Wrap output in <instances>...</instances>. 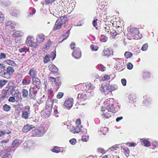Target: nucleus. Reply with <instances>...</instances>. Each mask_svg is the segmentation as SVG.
<instances>
[{"label":"nucleus","instance_id":"1","mask_svg":"<svg viewBox=\"0 0 158 158\" xmlns=\"http://www.w3.org/2000/svg\"><path fill=\"white\" fill-rule=\"evenodd\" d=\"M11 83L9 82L8 84V86L6 88V89L3 90L0 95V99L3 100L6 98H7L12 94V92L15 90V87L10 86Z\"/></svg>","mask_w":158,"mask_h":158},{"label":"nucleus","instance_id":"2","mask_svg":"<svg viewBox=\"0 0 158 158\" xmlns=\"http://www.w3.org/2000/svg\"><path fill=\"white\" fill-rule=\"evenodd\" d=\"M15 70L13 67L8 66L6 69H0V75L3 77L7 79L10 78L11 75L14 73Z\"/></svg>","mask_w":158,"mask_h":158},{"label":"nucleus","instance_id":"3","mask_svg":"<svg viewBox=\"0 0 158 158\" xmlns=\"http://www.w3.org/2000/svg\"><path fill=\"white\" fill-rule=\"evenodd\" d=\"M114 100L113 98H110L106 99L104 102V105L106 107V109L113 113H115L116 112V107L114 106Z\"/></svg>","mask_w":158,"mask_h":158},{"label":"nucleus","instance_id":"4","mask_svg":"<svg viewBox=\"0 0 158 158\" xmlns=\"http://www.w3.org/2000/svg\"><path fill=\"white\" fill-rule=\"evenodd\" d=\"M53 104L51 101H47L44 108V115L45 117H49L52 113Z\"/></svg>","mask_w":158,"mask_h":158},{"label":"nucleus","instance_id":"5","mask_svg":"<svg viewBox=\"0 0 158 158\" xmlns=\"http://www.w3.org/2000/svg\"><path fill=\"white\" fill-rule=\"evenodd\" d=\"M67 20V17L65 15L64 16H61L59 19H58L55 23L53 29V30H56L60 29L63 25L66 23Z\"/></svg>","mask_w":158,"mask_h":158},{"label":"nucleus","instance_id":"6","mask_svg":"<svg viewBox=\"0 0 158 158\" xmlns=\"http://www.w3.org/2000/svg\"><path fill=\"white\" fill-rule=\"evenodd\" d=\"M45 132V128L44 127H40L32 131V136L35 137H41L43 135Z\"/></svg>","mask_w":158,"mask_h":158},{"label":"nucleus","instance_id":"7","mask_svg":"<svg viewBox=\"0 0 158 158\" xmlns=\"http://www.w3.org/2000/svg\"><path fill=\"white\" fill-rule=\"evenodd\" d=\"M34 40L33 37L29 36L27 38L26 43V44L28 45V46L35 48L37 46V44Z\"/></svg>","mask_w":158,"mask_h":158},{"label":"nucleus","instance_id":"8","mask_svg":"<svg viewBox=\"0 0 158 158\" xmlns=\"http://www.w3.org/2000/svg\"><path fill=\"white\" fill-rule=\"evenodd\" d=\"M101 112V114L103 118L107 119L111 116L112 114L109 113V111L103 107L102 108Z\"/></svg>","mask_w":158,"mask_h":158},{"label":"nucleus","instance_id":"9","mask_svg":"<svg viewBox=\"0 0 158 158\" xmlns=\"http://www.w3.org/2000/svg\"><path fill=\"white\" fill-rule=\"evenodd\" d=\"M30 113V107L29 106H26L24 110L22 112V117L23 118L27 119L28 118L29 114Z\"/></svg>","mask_w":158,"mask_h":158},{"label":"nucleus","instance_id":"10","mask_svg":"<svg viewBox=\"0 0 158 158\" xmlns=\"http://www.w3.org/2000/svg\"><path fill=\"white\" fill-rule=\"evenodd\" d=\"M11 95L13 97H15V98L16 100V102L21 101L22 99L21 95L20 93L17 91L15 90L14 91L12 92Z\"/></svg>","mask_w":158,"mask_h":158},{"label":"nucleus","instance_id":"11","mask_svg":"<svg viewBox=\"0 0 158 158\" xmlns=\"http://www.w3.org/2000/svg\"><path fill=\"white\" fill-rule=\"evenodd\" d=\"M72 55L76 59H78L80 58L81 56V52L80 49L79 48H76L74 50Z\"/></svg>","mask_w":158,"mask_h":158},{"label":"nucleus","instance_id":"12","mask_svg":"<svg viewBox=\"0 0 158 158\" xmlns=\"http://www.w3.org/2000/svg\"><path fill=\"white\" fill-rule=\"evenodd\" d=\"M73 99L70 98L67 99L64 102V105L68 108H71L73 106Z\"/></svg>","mask_w":158,"mask_h":158},{"label":"nucleus","instance_id":"13","mask_svg":"<svg viewBox=\"0 0 158 158\" xmlns=\"http://www.w3.org/2000/svg\"><path fill=\"white\" fill-rule=\"evenodd\" d=\"M32 83L38 89H40L41 86L40 81L37 77L32 79Z\"/></svg>","mask_w":158,"mask_h":158},{"label":"nucleus","instance_id":"14","mask_svg":"<svg viewBox=\"0 0 158 158\" xmlns=\"http://www.w3.org/2000/svg\"><path fill=\"white\" fill-rule=\"evenodd\" d=\"M113 52L109 48H104L102 51V55L107 57L113 55Z\"/></svg>","mask_w":158,"mask_h":158},{"label":"nucleus","instance_id":"15","mask_svg":"<svg viewBox=\"0 0 158 158\" xmlns=\"http://www.w3.org/2000/svg\"><path fill=\"white\" fill-rule=\"evenodd\" d=\"M35 89V87H31L30 89L29 96L30 99H34L36 97L37 92Z\"/></svg>","mask_w":158,"mask_h":158},{"label":"nucleus","instance_id":"16","mask_svg":"<svg viewBox=\"0 0 158 158\" xmlns=\"http://www.w3.org/2000/svg\"><path fill=\"white\" fill-rule=\"evenodd\" d=\"M35 127V126L34 125L27 124L23 127L22 129V131L23 132H26Z\"/></svg>","mask_w":158,"mask_h":158},{"label":"nucleus","instance_id":"17","mask_svg":"<svg viewBox=\"0 0 158 158\" xmlns=\"http://www.w3.org/2000/svg\"><path fill=\"white\" fill-rule=\"evenodd\" d=\"M87 86L86 84H79L75 86V89L78 91L81 90L85 91L87 90Z\"/></svg>","mask_w":158,"mask_h":158},{"label":"nucleus","instance_id":"18","mask_svg":"<svg viewBox=\"0 0 158 158\" xmlns=\"http://www.w3.org/2000/svg\"><path fill=\"white\" fill-rule=\"evenodd\" d=\"M28 74L32 79L37 77V72L34 68H32L30 70Z\"/></svg>","mask_w":158,"mask_h":158},{"label":"nucleus","instance_id":"19","mask_svg":"<svg viewBox=\"0 0 158 158\" xmlns=\"http://www.w3.org/2000/svg\"><path fill=\"white\" fill-rule=\"evenodd\" d=\"M69 30H68L65 34L61 35L59 38V41L60 42H62L63 40L66 39L69 35Z\"/></svg>","mask_w":158,"mask_h":158},{"label":"nucleus","instance_id":"20","mask_svg":"<svg viewBox=\"0 0 158 158\" xmlns=\"http://www.w3.org/2000/svg\"><path fill=\"white\" fill-rule=\"evenodd\" d=\"M81 128L79 126H77L75 127H71L70 129V131L73 133H78L81 131Z\"/></svg>","mask_w":158,"mask_h":158},{"label":"nucleus","instance_id":"21","mask_svg":"<svg viewBox=\"0 0 158 158\" xmlns=\"http://www.w3.org/2000/svg\"><path fill=\"white\" fill-rule=\"evenodd\" d=\"M105 88L110 92L114 91L118 89L117 85H109L108 86H105Z\"/></svg>","mask_w":158,"mask_h":158},{"label":"nucleus","instance_id":"22","mask_svg":"<svg viewBox=\"0 0 158 158\" xmlns=\"http://www.w3.org/2000/svg\"><path fill=\"white\" fill-rule=\"evenodd\" d=\"M78 99L82 102L84 101L87 99V96L85 94L83 93L79 94L77 97Z\"/></svg>","mask_w":158,"mask_h":158},{"label":"nucleus","instance_id":"23","mask_svg":"<svg viewBox=\"0 0 158 158\" xmlns=\"http://www.w3.org/2000/svg\"><path fill=\"white\" fill-rule=\"evenodd\" d=\"M44 40V35L42 34L39 35L36 37L37 42L39 44L43 42Z\"/></svg>","mask_w":158,"mask_h":158},{"label":"nucleus","instance_id":"24","mask_svg":"<svg viewBox=\"0 0 158 158\" xmlns=\"http://www.w3.org/2000/svg\"><path fill=\"white\" fill-rule=\"evenodd\" d=\"M10 13L11 15L13 16H17L19 14V11L16 8H13L11 10Z\"/></svg>","mask_w":158,"mask_h":158},{"label":"nucleus","instance_id":"25","mask_svg":"<svg viewBox=\"0 0 158 158\" xmlns=\"http://www.w3.org/2000/svg\"><path fill=\"white\" fill-rule=\"evenodd\" d=\"M23 35V33L19 31H17L13 34V36L15 38H17L22 36Z\"/></svg>","mask_w":158,"mask_h":158},{"label":"nucleus","instance_id":"26","mask_svg":"<svg viewBox=\"0 0 158 158\" xmlns=\"http://www.w3.org/2000/svg\"><path fill=\"white\" fill-rule=\"evenodd\" d=\"M119 35L117 31L115 30L112 29L110 31V37L112 38H114L117 35Z\"/></svg>","mask_w":158,"mask_h":158},{"label":"nucleus","instance_id":"27","mask_svg":"<svg viewBox=\"0 0 158 158\" xmlns=\"http://www.w3.org/2000/svg\"><path fill=\"white\" fill-rule=\"evenodd\" d=\"M49 69L51 71V73L54 74L57 73L58 71V69L54 65H52L50 66Z\"/></svg>","mask_w":158,"mask_h":158},{"label":"nucleus","instance_id":"28","mask_svg":"<svg viewBox=\"0 0 158 158\" xmlns=\"http://www.w3.org/2000/svg\"><path fill=\"white\" fill-rule=\"evenodd\" d=\"M31 80L30 78L25 77L23 80L22 83L23 85H28L31 83Z\"/></svg>","mask_w":158,"mask_h":158},{"label":"nucleus","instance_id":"29","mask_svg":"<svg viewBox=\"0 0 158 158\" xmlns=\"http://www.w3.org/2000/svg\"><path fill=\"white\" fill-rule=\"evenodd\" d=\"M5 62L6 64L10 66H14L16 65V63L14 61L10 60H6Z\"/></svg>","mask_w":158,"mask_h":158},{"label":"nucleus","instance_id":"30","mask_svg":"<svg viewBox=\"0 0 158 158\" xmlns=\"http://www.w3.org/2000/svg\"><path fill=\"white\" fill-rule=\"evenodd\" d=\"M19 143L18 139H15L13 140L12 144V146L13 147H16L19 146Z\"/></svg>","mask_w":158,"mask_h":158},{"label":"nucleus","instance_id":"31","mask_svg":"<svg viewBox=\"0 0 158 158\" xmlns=\"http://www.w3.org/2000/svg\"><path fill=\"white\" fill-rule=\"evenodd\" d=\"M11 132V131L8 130L7 131L0 130V137L6 134H9Z\"/></svg>","mask_w":158,"mask_h":158},{"label":"nucleus","instance_id":"32","mask_svg":"<svg viewBox=\"0 0 158 158\" xmlns=\"http://www.w3.org/2000/svg\"><path fill=\"white\" fill-rule=\"evenodd\" d=\"M22 95L23 98H27L28 95V90L25 89H23L22 91Z\"/></svg>","mask_w":158,"mask_h":158},{"label":"nucleus","instance_id":"33","mask_svg":"<svg viewBox=\"0 0 158 158\" xmlns=\"http://www.w3.org/2000/svg\"><path fill=\"white\" fill-rule=\"evenodd\" d=\"M6 80L3 79L0 80V88H2L7 83Z\"/></svg>","mask_w":158,"mask_h":158},{"label":"nucleus","instance_id":"34","mask_svg":"<svg viewBox=\"0 0 158 158\" xmlns=\"http://www.w3.org/2000/svg\"><path fill=\"white\" fill-rule=\"evenodd\" d=\"M55 84L56 86H60L61 85V80L59 77L56 78V80L55 82Z\"/></svg>","mask_w":158,"mask_h":158},{"label":"nucleus","instance_id":"35","mask_svg":"<svg viewBox=\"0 0 158 158\" xmlns=\"http://www.w3.org/2000/svg\"><path fill=\"white\" fill-rule=\"evenodd\" d=\"M131 32L133 36H135L138 34L139 32L137 28H134L131 29Z\"/></svg>","mask_w":158,"mask_h":158},{"label":"nucleus","instance_id":"36","mask_svg":"<svg viewBox=\"0 0 158 158\" xmlns=\"http://www.w3.org/2000/svg\"><path fill=\"white\" fill-rule=\"evenodd\" d=\"M3 110L6 111H10L11 109V107L10 106L5 104L3 106Z\"/></svg>","mask_w":158,"mask_h":158},{"label":"nucleus","instance_id":"37","mask_svg":"<svg viewBox=\"0 0 158 158\" xmlns=\"http://www.w3.org/2000/svg\"><path fill=\"white\" fill-rule=\"evenodd\" d=\"M87 86V91H89V90H92L94 89H95V87L92 85L90 83L88 84L87 85H86Z\"/></svg>","mask_w":158,"mask_h":158},{"label":"nucleus","instance_id":"38","mask_svg":"<svg viewBox=\"0 0 158 158\" xmlns=\"http://www.w3.org/2000/svg\"><path fill=\"white\" fill-rule=\"evenodd\" d=\"M110 79V77L109 76L106 74H105L103 77H102L101 81H104L106 80H108Z\"/></svg>","mask_w":158,"mask_h":158},{"label":"nucleus","instance_id":"39","mask_svg":"<svg viewBox=\"0 0 158 158\" xmlns=\"http://www.w3.org/2000/svg\"><path fill=\"white\" fill-rule=\"evenodd\" d=\"M50 60V56L49 55H46L44 58V62L46 63Z\"/></svg>","mask_w":158,"mask_h":158},{"label":"nucleus","instance_id":"40","mask_svg":"<svg viewBox=\"0 0 158 158\" xmlns=\"http://www.w3.org/2000/svg\"><path fill=\"white\" fill-rule=\"evenodd\" d=\"M117 32L119 35L120 34H122L123 32V27L118 26L117 27Z\"/></svg>","mask_w":158,"mask_h":158},{"label":"nucleus","instance_id":"41","mask_svg":"<svg viewBox=\"0 0 158 158\" xmlns=\"http://www.w3.org/2000/svg\"><path fill=\"white\" fill-rule=\"evenodd\" d=\"M52 42L50 40H49L47 43L46 44L45 47H44V49H48L51 46Z\"/></svg>","mask_w":158,"mask_h":158},{"label":"nucleus","instance_id":"42","mask_svg":"<svg viewBox=\"0 0 158 158\" xmlns=\"http://www.w3.org/2000/svg\"><path fill=\"white\" fill-rule=\"evenodd\" d=\"M132 55V54L131 52H126L124 54V56L127 59L131 57Z\"/></svg>","mask_w":158,"mask_h":158},{"label":"nucleus","instance_id":"43","mask_svg":"<svg viewBox=\"0 0 158 158\" xmlns=\"http://www.w3.org/2000/svg\"><path fill=\"white\" fill-rule=\"evenodd\" d=\"M143 143L144 145L146 147H149L151 145L150 142L147 140H144Z\"/></svg>","mask_w":158,"mask_h":158},{"label":"nucleus","instance_id":"44","mask_svg":"<svg viewBox=\"0 0 158 158\" xmlns=\"http://www.w3.org/2000/svg\"><path fill=\"white\" fill-rule=\"evenodd\" d=\"M100 40L101 41L103 42H106L107 40V37L104 35H101V38H100Z\"/></svg>","mask_w":158,"mask_h":158},{"label":"nucleus","instance_id":"45","mask_svg":"<svg viewBox=\"0 0 158 158\" xmlns=\"http://www.w3.org/2000/svg\"><path fill=\"white\" fill-rule=\"evenodd\" d=\"M5 19L4 15L0 12V24L2 23Z\"/></svg>","mask_w":158,"mask_h":158},{"label":"nucleus","instance_id":"46","mask_svg":"<svg viewBox=\"0 0 158 158\" xmlns=\"http://www.w3.org/2000/svg\"><path fill=\"white\" fill-rule=\"evenodd\" d=\"M52 151L53 152L58 153L60 151V148L58 147H55L54 148L52 149Z\"/></svg>","mask_w":158,"mask_h":158},{"label":"nucleus","instance_id":"47","mask_svg":"<svg viewBox=\"0 0 158 158\" xmlns=\"http://www.w3.org/2000/svg\"><path fill=\"white\" fill-rule=\"evenodd\" d=\"M91 49H92V51H97L98 48L99 47L96 46L94 44H91L90 45Z\"/></svg>","mask_w":158,"mask_h":158},{"label":"nucleus","instance_id":"48","mask_svg":"<svg viewBox=\"0 0 158 158\" xmlns=\"http://www.w3.org/2000/svg\"><path fill=\"white\" fill-rule=\"evenodd\" d=\"M108 128L105 127L103 128H102L101 129V131L102 132V133L104 135H105L106 134L107 132Z\"/></svg>","mask_w":158,"mask_h":158},{"label":"nucleus","instance_id":"49","mask_svg":"<svg viewBox=\"0 0 158 158\" xmlns=\"http://www.w3.org/2000/svg\"><path fill=\"white\" fill-rule=\"evenodd\" d=\"M123 149L124 150V152L125 155L127 156V155H129L130 151L128 148L126 147H124L123 148Z\"/></svg>","mask_w":158,"mask_h":158},{"label":"nucleus","instance_id":"50","mask_svg":"<svg viewBox=\"0 0 158 158\" xmlns=\"http://www.w3.org/2000/svg\"><path fill=\"white\" fill-rule=\"evenodd\" d=\"M148 47V44L147 43H146L143 45L141 48V50L143 51H145L147 49Z\"/></svg>","mask_w":158,"mask_h":158},{"label":"nucleus","instance_id":"51","mask_svg":"<svg viewBox=\"0 0 158 158\" xmlns=\"http://www.w3.org/2000/svg\"><path fill=\"white\" fill-rule=\"evenodd\" d=\"M8 101L9 102L14 103L16 101V99L15 98V97L13 96L10 97L8 99Z\"/></svg>","mask_w":158,"mask_h":158},{"label":"nucleus","instance_id":"52","mask_svg":"<svg viewBox=\"0 0 158 158\" xmlns=\"http://www.w3.org/2000/svg\"><path fill=\"white\" fill-rule=\"evenodd\" d=\"M64 95V94L63 93L61 92H59L56 96V98L58 99H60L63 97Z\"/></svg>","mask_w":158,"mask_h":158},{"label":"nucleus","instance_id":"53","mask_svg":"<svg viewBox=\"0 0 158 158\" xmlns=\"http://www.w3.org/2000/svg\"><path fill=\"white\" fill-rule=\"evenodd\" d=\"M127 66V68L129 69H131L133 67V64L130 62L128 63Z\"/></svg>","mask_w":158,"mask_h":158},{"label":"nucleus","instance_id":"54","mask_svg":"<svg viewBox=\"0 0 158 158\" xmlns=\"http://www.w3.org/2000/svg\"><path fill=\"white\" fill-rule=\"evenodd\" d=\"M70 143L72 145H74L77 142L76 139H75L73 138L69 140Z\"/></svg>","mask_w":158,"mask_h":158},{"label":"nucleus","instance_id":"55","mask_svg":"<svg viewBox=\"0 0 158 158\" xmlns=\"http://www.w3.org/2000/svg\"><path fill=\"white\" fill-rule=\"evenodd\" d=\"M98 152L100 153H105V151L104 149L101 148H98L97 149Z\"/></svg>","mask_w":158,"mask_h":158},{"label":"nucleus","instance_id":"56","mask_svg":"<svg viewBox=\"0 0 158 158\" xmlns=\"http://www.w3.org/2000/svg\"><path fill=\"white\" fill-rule=\"evenodd\" d=\"M150 75V73L149 72H144L143 73V76L144 78H147V77H149Z\"/></svg>","mask_w":158,"mask_h":158},{"label":"nucleus","instance_id":"57","mask_svg":"<svg viewBox=\"0 0 158 158\" xmlns=\"http://www.w3.org/2000/svg\"><path fill=\"white\" fill-rule=\"evenodd\" d=\"M6 55L4 53H1L0 54V59H3L6 58Z\"/></svg>","mask_w":158,"mask_h":158},{"label":"nucleus","instance_id":"58","mask_svg":"<svg viewBox=\"0 0 158 158\" xmlns=\"http://www.w3.org/2000/svg\"><path fill=\"white\" fill-rule=\"evenodd\" d=\"M121 82L123 85L124 86H125L126 85L127 81L125 79L123 78L121 80Z\"/></svg>","mask_w":158,"mask_h":158},{"label":"nucleus","instance_id":"59","mask_svg":"<svg viewBox=\"0 0 158 158\" xmlns=\"http://www.w3.org/2000/svg\"><path fill=\"white\" fill-rule=\"evenodd\" d=\"M11 155L8 153H6L2 158H11Z\"/></svg>","mask_w":158,"mask_h":158},{"label":"nucleus","instance_id":"60","mask_svg":"<svg viewBox=\"0 0 158 158\" xmlns=\"http://www.w3.org/2000/svg\"><path fill=\"white\" fill-rule=\"evenodd\" d=\"M71 49H74L76 46L75 43L73 42H72L70 45Z\"/></svg>","mask_w":158,"mask_h":158},{"label":"nucleus","instance_id":"61","mask_svg":"<svg viewBox=\"0 0 158 158\" xmlns=\"http://www.w3.org/2000/svg\"><path fill=\"white\" fill-rule=\"evenodd\" d=\"M76 123L77 125V126H79V125H80L81 123V119L80 118L77 119L76 121Z\"/></svg>","mask_w":158,"mask_h":158},{"label":"nucleus","instance_id":"62","mask_svg":"<svg viewBox=\"0 0 158 158\" xmlns=\"http://www.w3.org/2000/svg\"><path fill=\"white\" fill-rule=\"evenodd\" d=\"M98 20L97 19H94V20L93 21V26L94 27H96V26L97 25V21Z\"/></svg>","mask_w":158,"mask_h":158},{"label":"nucleus","instance_id":"63","mask_svg":"<svg viewBox=\"0 0 158 158\" xmlns=\"http://www.w3.org/2000/svg\"><path fill=\"white\" fill-rule=\"evenodd\" d=\"M55 0H45V2L46 4L52 3Z\"/></svg>","mask_w":158,"mask_h":158},{"label":"nucleus","instance_id":"64","mask_svg":"<svg viewBox=\"0 0 158 158\" xmlns=\"http://www.w3.org/2000/svg\"><path fill=\"white\" fill-rule=\"evenodd\" d=\"M49 80L52 82H55V81L56 80V78H55L54 77H50L49 78Z\"/></svg>","mask_w":158,"mask_h":158}]
</instances>
